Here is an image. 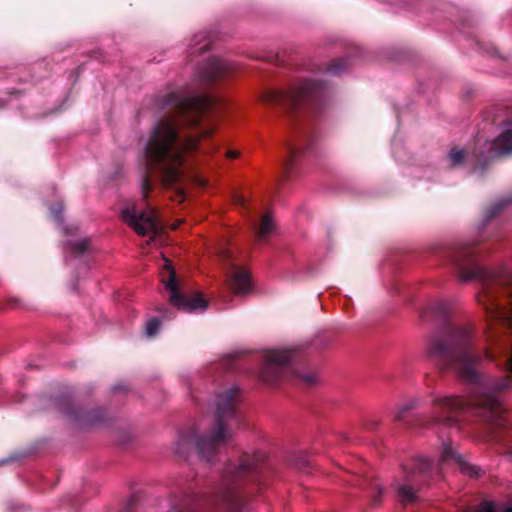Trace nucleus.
<instances>
[{
  "label": "nucleus",
  "mask_w": 512,
  "mask_h": 512,
  "mask_svg": "<svg viewBox=\"0 0 512 512\" xmlns=\"http://www.w3.org/2000/svg\"><path fill=\"white\" fill-rule=\"evenodd\" d=\"M198 183H199L200 185H204V181H202V180H199V181H198Z\"/></svg>",
  "instance_id": "c85d7f7f"
},
{
  "label": "nucleus",
  "mask_w": 512,
  "mask_h": 512,
  "mask_svg": "<svg viewBox=\"0 0 512 512\" xmlns=\"http://www.w3.org/2000/svg\"><path fill=\"white\" fill-rule=\"evenodd\" d=\"M395 418H396V419H400V418H401V413H397V414L395 415Z\"/></svg>",
  "instance_id": "cd10ccee"
},
{
  "label": "nucleus",
  "mask_w": 512,
  "mask_h": 512,
  "mask_svg": "<svg viewBox=\"0 0 512 512\" xmlns=\"http://www.w3.org/2000/svg\"><path fill=\"white\" fill-rule=\"evenodd\" d=\"M415 467L421 473H428L432 469L433 463L429 458L419 457L415 461Z\"/></svg>",
  "instance_id": "2eb2a0df"
},
{
  "label": "nucleus",
  "mask_w": 512,
  "mask_h": 512,
  "mask_svg": "<svg viewBox=\"0 0 512 512\" xmlns=\"http://www.w3.org/2000/svg\"><path fill=\"white\" fill-rule=\"evenodd\" d=\"M290 153H291V156H290V158H289V159L286 161V163H285V166H287V167L290 165L291 158H292V154H293L294 152H292V151H291Z\"/></svg>",
  "instance_id": "a878e982"
},
{
  "label": "nucleus",
  "mask_w": 512,
  "mask_h": 512,
  "mask_svg": "<svg viewBox=\"0 0 512 512\" xmlns=\"http://www.w3.org/2000/svg\"><path fill=\"white\" fill-rule=\"evenodd\" d=\"M441 459L443 462L453 461L459 467L461 473L470 477H477L479 475V469L468 463L461 455H459L452 446L448 443L443 444Z\"/></svg>",
  "instance_id": "9b49d317"
},
{
  "label": "nucleus",
  "mask_w": 512,
  "mask_h": 512,
  "mask_svg": "<svg viewBox=\"0 0 512 512\" xmlns=\"http://www.w3.org/2000/svg\"><path fill=\"white\" fill-rule=\"evenodd\" d=\"M57 207H58V211H54L53 208H51V213L53 214L54 218L55 219H60L59 215H58V212H61L62 211V204H57Z\"/></svg>",
  "instance_id": "4be33fe9"
},
{
  "label": "nucleus",
  "mask_w": 512,
  "mask_h": 512,
  "mask_svg": "<svg viewBox=\"0 0 512 512\" xmlns=\"http://www.w3.org/2000/svg\"><path fill=\"white\" fill-rule=\"evenodd\" d=\"M512 154V118L505 120L501 125L498 137L492 141H485L474 152V158L480 164Z\"/></svg>",
  "instance_id": "423d86ee"
},
{
  "label": "nucleus",
  "mask_w": 512,
  "mask_h": 512,
  "mask_svg": "<svg viewBox=\"0 0 512 512\" xmlns=\"http://www.w3.org/2000/svg\"><path fill=\"white\" fill-rule=\"evenodd\" d=\"M121 218L139 235H157L162 231V225L151 207L138 210L134 204H129L121 210Z\"/></svg>",
  "instance_id": "0eeeda50"
},
{
  "label": "nucleus",
  "mask_w": 512,
  "mask_h": 512,
  "mask_svg": "<svg viewBox=\"0 0 512 512\" xmlns=\"http://www.w3.org/2000/svg\"><path fill=\"white\" fill-rule=\"evenodd\" d=\"M472 277H474V275H473L472 273H471V274H467V275H463V278H464L465 280L470 279V278H472Z\"/></svg>",
  "instance_id": "bb28decb"
},
{
  "label": "nucleus",
  "mask_w": 512,
  "mask_h": 512,
  "mask_svg": "<svg viewBox=\"0 0 512 512\" xmlns=\"http://www.w3.org/2000/svg\"><path fill=\"white\" fill-rule=\"evenodd\" d=\"M274 229V223L270 217V215L266 214L263 216L261 220L260 227L258 229V236L261 239L267 237Z\"/></svg>",
  "instance_id": "ddd939ff"
},
{
  "label": "nucleus",
  "mask_w": 512,
  "mask_h": 512,
  "mask_svg": "<svg viewBox=\"0 0 512 512\" xmlns=\"http://www.w3.org/2000/svg\"><path fill=\"white\" fill-rule=\"evenodd\" d=\"M160 327V323L156 319H152L147 322L145 327V334L148 337H153L157 334Z\"/></svg>",
  "instance_id": "a211bd4d"
},
{
  "label": "nucleus",
  "mask_w": 512,
  "mask_h": 512,
  "mask_svg": "<svg viewBox=\"0 0 512 512\" xmlns=\"http://www.w3.org/2000/svg\"><path fill=\"white\" fill-rule=\"evenodd\" d=\"M253 465L252 463H250L247 459H245L241 464H240V469L241 470H249V469H252Z\"/></svg>",
  "instance_id": "412c9836"
},
{
  "label": "nucleus",
  "mask_w": 512,
  "mask_h": 512,
  "mask_svg": "<svg viewBox=\"0 0 512 512\" xmlns=\"http://www.w3.org/2000/svg\"><path fill=\"white\" fill-rule=\"evenodd\" d=\"M471 337L469 326L457 327L449 339L432 340L428 355L441 368H451L461 378L477 383L480 378L477 367L482 357L470 347Z\"/></svg>",
  "instance_id": "7ed1b4c3"
},
{
  "label": "nucleus",
  "mask_w": 512,
  "mask_h": 512,
  "mask_svg": "<svg viewBox=\"0 0 512 512\" xmlns=\"http://www.w3.org/2000/svg\"><path fill=\"white\" fill-rule=\"evenodd\" d=\"M212 100L206 95L183 96L172 94L166 101L167 113L154 125L145 146L147 175L141 183L143 198L152 189L150 175L161 179L166 187L174 188L175 200L185 198L184 187L190 181L184 174L183 152L194 150L201 137L209 135L210 128H201L195 136H186L182 128H197L200 117L211 106Z\"/></svg>",
  "instance_id": "f257e3e1"
},
{
  "label": "nucleus",
  "mask_w": 512,
  "mask_h": 512,
  "mask_svg": "<svg viewBox=\"0 0 512 512\" xmlns=\"http://www.w3.org/2000/svg\"><path fill=\"white\" fill-rule=\"evenodd\" d=\"M292 359V353L286 349L270 350L265 353L261 377L266 382H273L279 371Z\"/></svg>",
  "instance_id": "1a4fd4ad"
},
{
  "label": "nucleus",
  "mask_w": 512,
  "mask_h": 512,
  "mask_svg": "<svg viewBox=\"0 0 512 512\" xmlns=\"http://www.w3.org/2000/svg\"><path fill=\"white\" fill-rule=\"evenodd\" d=\"M238 155H239V152L235 151V150H230L227 152V156L230 158H236Z\"/></svg>",
  "instance_id": "5701e85b"
},
{
  "label": "nucleus",
  "mask_w": 512,
  "mask_h": 512,
  "mask_svg": "<svg viewBox=\"0 0 512 512\" xmlns=\"http://www.w3.org/2000/svg\"><path fill=\"white\" fill-rule=\"evenodd\" d=\"M206 48H207V45H206V44L201 45L199 48L195 49V50L193 51V53H194V52H197V51L205 50Z\"/></svg>",
  "instance_id": "b1692460"
},
{
  "label": "nucleus",
  "mask_w": 512,
  "mask_h": 512,
  "mask_svg": "<svg viewBox=\"0 0 512 512\" xmlns=\"http://www.w3.org/2000/svg\"><path fill=\"white\" fill-rule=\"evenodd\" d=\"M297 376L307 385H312L317 382V375L315 372H296Z\"/></svg>",
  "instance_id": "f3484780"
},
{
  "label": "nucleus",
  "mask_w": 512,
  "mask_h": 512,
  "mask_svg": "<svg viewBox=\"0 0 512 512\" xmlns=\"http://www.w3.org/2000/svg\"><path fill=\"white\" fill-rule=\"evenodd\" d=\"M398 495L405 503L412 502L415 499L414 490L408 485H401L398 488Z\"/></svg>",
  "instance_id": "4468645a"
},
{
  "label": "nucleus",
  "mask_w": 512,
  "mask_h": 512,
  "mask_svg": "<svg viewBox=\"0 0 512 512\" xmlns=\"http://www.w3.org/2000/svg\"><path fill=\"white\" fill-rule=\"evenodd\" d=\"M88 244L89 241L87 239L79 240L74 244V249L79 253L84 252L87 249Z\"/></svg>",
  "instance_id": "6ab92c4d"
},
{
  "label": "nucleus",
  "mask_w": 512,
  "mask_h": 512,
  "mask_svg": "<svg viewBox=\"0 0 512 512\" xmlns=\"http://www.w3.org/2000/svg\"><path fill=\"white\" fill-rule=\"evenodd\" d=\"M331 71H332L333 73H338V72L340 71V69H339L336 65H333V66L331 67Z\"/></svg>",
  "instance_id": "393cba45"
},
{
  "label": "nucleus",
  "mask_w": 512,
  "mask_h": 512,
  "mask_svg": "<svg viewBox=\"0 0 512 512\" xmlns=\"http://www.w3.org/2000/svg\"><path fill=\"white\" fill-rule=\"evenodd\" d=\"M237 394L236 389H229L220 394L216 402L215 424L211 433L204 438H199L196 432L181 434L176 442V452L182 453L185 447L195 446L201 455L207 457L210 451L229 439L235 422L234 407Z\"/></svg>",
  "instance_id": "20e7f679"
},
{
  "label": "nucleus",
  "mask_w": 512,
  "mask_h": 512,
  "mask_svg": "<svg viewBox=\"0 0 512 512\" xmlns=\"http://www.w3.org/2000/svg\"><path fill=\"white\" fill-rule=\"evenodd\" d=\"M228 283L236 295H245L252 290L249 272L242 267L233 268Z\"/></svg>",
  "instance_id": "f8f14e48"
},
{
  "label": "nucleus",
  "mask_w": 512,
  "mask_h": 512,
  "mask_svg": "<svg viewBox=\"0 0 512 512\" xmlns=\"http://www.w3.org/2000/svg\"><path fill=\"white\" fill-rule=\"evenodd\" d=\"M464 157L465 153L462 149H452L449 154V160L453 166L460 164Z\"/></svg>",
  "instance_id": "dca6fc26"
},
{
  "label": "nucleus",
  "mask_w": 512,
  "mask_h": 512,
  "mask_svg": "<svg viewBox=\"0 0 512 512\" xmlns=\"http://www.w3.org/2000/svg\"><path fill=\"white\" fill-rule=\"evenodd\" d=\"M318 88L319 84L314 81H303L289 92L268 91L262 95L261 101L267 105L295 107L314 95Z\"/></svg>",
  "instance_id": "6e6552de"
},
{
  "label": "nucleus",
  "mask_w": 512,
  "mask_h": 512,
  "mask_svg": "<svg viewBox=\"0 0 512 512\" xmlns=\"http://www.w3.org/2000/svg\"><path fill=\"white\" fill-rule=\"evenodd\" d=\"M164 265L161 272V282L164 284L165 289L170 292V303L180 310L186 312H202L207 308V302L202 298L199 293L192 295L182 293L179 290V283L176 279V274L170 264V261L163 258Z\"/></svg>",
  "instance_id": "39448f33"
},
{
  "label": "nucleus",
  "mask_w": 512,
  "mask_h": 512,
  "mask_svg": "<svg viewBox=\"0 0 512 512\" xmlns=\"http://www.w3.org/2000/svg\"><path fill=\"white\" fill-rule=\"evenodd\" d=\"M480 512H495V510L492 504L487 503L481 508ZM504 512H512V507L506 509Z\"/></svg>",
  "instance_id": "aec40b11"
},
{
  "label": "nucleus",
  "mask_w": 512,
  "mask_h": 512,
  "mask_svg": "<svg viewBox=\"0 0 512 512\" xmlns=\"http://www.w3.org/2000/svg\"><path fill=\"white\" fill-rule=\"evenodd\" d=\"M230 70V64L219 57H210L197 71V78L204 83H211L223 77Z\"/></svg>",
  "instance_id": "9d476101"
},
{
  "label": "nucleus",
  "mask_w": 512,
  "mask_h": 512,
  "mask_svg": "<svg viewBox=\"0 0 512 512\" xmlns=\"http://www.w3.org/2000/svg\"><path fill=\"white\" fill-rule=\"evenodd\" d=\"M477 299L486 311L488 329H492L494 323L512 329V271L502 270L488 275L481 283ZM498 353L503 357L505 368L511 375L484 383L469 402L452 396L436 398L433 401V416L437 421L453 423L456 415L468 405L487 410V417L496 421L500 408L499 395L512 390V344H499L496 350L487 348L484 354L488 360L493 361Z\"/></svg>",
  "instance_id": "f03ea898"
}]
</instances>
